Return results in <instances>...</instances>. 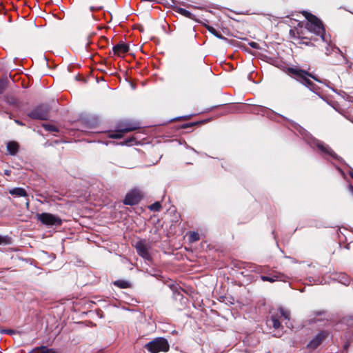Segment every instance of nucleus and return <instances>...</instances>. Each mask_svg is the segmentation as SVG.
<instances>
[{"instance_id": "f257e3e1", "label": "nucleus", "mask_w": 353, "mask_h": 353, "mask_svg": "<svg viewBox=\"0 0 353 353\" xmlns=\"http://www.w3.org/2000/svg\"><path fill=\"white\" fill-rule=\"evenodd\" d=\"M285 73L290 77L307 87L312 92L319 94L321 88L313 83L311 80L321 83V80L314 74L303 70L298 66L288 67L285 70Z\"/></svg>"}, {"instance_id": "f03ea898", "label": "nucleus", "mask_w": 353, "mask_h": 353, "mask_svg": "<svg viewBox=\"0 0 353 353\" xmlns=\"http://www.w3.org/2000/svg\"><path fill=\"white\" fill-rule=\"evenodd\" d=\"M303 14L307 20L305 28L309 31L321 37V38L324 41L325 30L322 21L317 17L307 11H303Z\"/></svg>"}, {"instance_id": "7ed1b4c3", "label": "nucleus", "mask_w": 353, "mask_h": 353, "mask_svg": "<svg viewBox=\"0 0 353 353\" xmlns=\"http://www.w3.org/2000/svg\"><path fill=\"white\" fill-rule=\"evenodd\" d=\"M150 353L168 352L170 350V344L168 340L163 337H157L144 345Z\"/></svg>"}, {"instance_id": "20e7f679", "label": "nucleus", "mask_w": 353, "mask_h": 353, "mask_svg": "<svg viewBox=\"0 0 353 353\" xmlns=\"http://www.w3.org/2000/svg\"><path fill=\"white\" fill-rule=\"evenodd\" d=\"M50 107L46 104H41L32 110L27 115L32 119L34 120H48L49 118Z\"/></svg>"}, {"instance_id": "39448f33", "label": "nucleus", "mask_w": 353, "mask_h": 353, "mask_svg": "<svg viewBox=\"0 0 353 353\" xmlns=\"http://www.w3.org/2000/svg\"><path fill=\"white\" fill-rule=\"evenodd\" d=\"M36 219L42 224L48 226H60L62 224V220L59 217L48 212L37 214Z\"/></svg>"}, {"instance_id": "423d86ee", "label": "nucleus", "mask_w": 353, "mask_h": 353, "mask_svg": "<svg viewBox=\"0 0 353 353\" xmlns=\"http://www.w3.org/2000/svg\"><path fill=\"white\" fill-rule=\"evenodd\" d=\"M204 67H205V64L203 59H200L198 61H192L186 65L185 73L188 77H197L201 74L202 68Z\"/></svg>"}, {"instance_id": "0eeeda50", "label": "nucleus", "mask_w": 353, "mask_h": 353, "mask_svg": "<svg viewBox=\"0 0 353 353\" xmlns=\"http://www.w3.org/2000/svg\"><path fill=\"white\" fill-rule=\"evenodd\" d=\"M143 198V195L140 190L134 188L128 191L123 201L124 205H137Z\"/></svg>"}, {"instance_id": "6e6552de", "label": "nucleus", "mask_w": 353, "mask_h": 353, "mask_svg": "<svg viewBox=\"0 0 353 353\" xmlns=\"http://www.w3.org/2000/svg\"><path fill=\"white\" fill-rule=\"evenodd\" d=\"M329 332L326 330H321L316 334L307 343V348L314 350L328 337Z\"/></svg>"}, {"instance_id": "1a4fd4ad", "label": "nucleus", "mask_w": 353, "mask_h": 353, "mask_svg": "<svg viewBox=\"0 0 353 353\" xmlns=\"http://www.w3.org/2000/svg\"><path fill=\"white\" fill-rule=\"evenodd\" d=\"M137 254L146 261H152V256L149 252V247L145 244V241L140 240L134 245Z\"/></svg>"}, {"instance_id": "9d476101", "label": "nucleus", "mask_w": 353, "mask_h": 353, "mask_svg": "<svg viewBox=\"0 0 353 353\" xmlns=\"http://www.w3.org/2000/svg\"><path fill=\"white\" fill-rule=\"evenodd\" d=\"M288 279V276H287L284 274L276 271H273L268 276H261V279L263 281H268L270 283H274L275 281L285 282Z\"/></svg>"}, {"instance_id": "9b49d317", "label": "nucleus", "mask_w": 353, "mask_h": 353, "mask_svg": "<svg viewBox=\"0 0 353 353\" xmlns=\"http://www.w3.org/2000/svg\"><path fill=\"white\" fill-rule=\"evenodd\" d=\"M316 147L322 152L332 157L334 159L337 161H340L341 159V158L329 145L320 141H316Z\"/></svg>"}, {"instance_id": "f8f14e48", "label": "nucleus", "mask_w": 353, "mask_h": 353, "mask_svg": "<svg viewBox=\"0 0 353 353\" xmlns=\"http://www.w3.org/2000/svg\"><path fill=\"white\" fill-rule=\"evenodd\" d=\"M266 323L270 327H272L275 330L281 327L280 322V315L279 312H270V316L267 318Z\"/></svg>"}, {"instance_id": "ddd939ff", "label": "nucleus", "mask_w": 353, "mask_h": 353, "mask_svg": "<svg viewBox=\"0 0 353 353\" xmlns=\"http://www.w3.org/2000/svg\"><path fill=\"white\" fill-rule=\"evenodd\" d=\"M129 50V45L125 43L123 41H120L119 43H117L112 48L113 54L118 57H121L126 54L127 52H128Z\"/></svg>"}, {"instance_id": "4468645a", "label": "nucleus", "mask_w": 353, "mask_h": 353, "mask_svg": "<svg viewBox=\"0 0 353 353\" xmlns=\"http://www.w3.org/2000/svg\"><path fill=\"white\" fill-rule=\"evenodd\" d=\"M118 128H121L123 133H127L139 129L140 125L139 123L126 122L120 123Z\"/></svg>"}, {"instance_id": "2eb2a0df", "label": "nucleus", "mask_w": 353, "mask_h": 353, "mask_svg": "<svg viewBox=\"0 0 353 353\" xmlns=\"http://www.w3.org/2000/svg\"><path fill=\"white\" fill-rule=\"evenodd\" d=\"M19 148V145L17 142L10 141L7 143V150L10 154L15 155Z\"/></svg>"}, {"instance_id": "dca6fc26", "label": "nucleus", "mask_w": 353, "mask_h": 353, "mask_svg": "<svg viewBox=\"0 0 353 353\" xmlns=\"http://www.w3.org/2000/svg\"><path fill=\"white\" fill-rule=\"evenodd\" d=\"M174 10L176 12H177L187 18H189L192 20H195V16L193 14H192L190 11L185 10V8L176 7L174 8Z\"/></svg>"}, {"instance_id": "f3484780", "label": "nucleus", "mask_w": 353, "mask_h": 353, "mask_svg": "<svg viewBox=\"0 0 353 353\" xmlns=\"http://www.w3.org/2000/svg\"><path fill=\"white\" fill-rule=\"evenodd\" d=\"M9 193L11 195H14L15 196H28V194L26 190L23 188H14L9 191Z\"/></svg>"}, {"instance_id": "a211bd4d", "label": "nucleus", "mask_w": 353, "mask_h": 353, "mask_svg": "<svg viewBox=\"0 0 353 353\" xmlns=\"http://www.w3.org/2000/svg\"><path fill=\"white\" fill-rule=\"evenodd\" d=\"M338 281L339 283L347 286L350 283V278L345 273H341L338 276Z\"/></svg>"}, {"instance_id": "6ab92c4d", "label": "nucleus", "mask_w": 353, "mask_h": 353, "mask_svg": "<svg viewBox=\"0 0 353 353\" xmlns=\"http://www.w3.org/2000/svg\"><path fill=\"white\" fill-rule=\"evenodd\" d=\"M114 285L119 288L125 289L130 287V283L125 280H117L114 282Z\"/></svg>"}, {"instance_id": "aec40b11", "label": "nucleus", "mask_w": 353, "mask_h": 353, "mask_svg": "<svg viewBox=\"0 0 353 353\" xmlns=\"http://www.w3.org/2000/svg\"><path fill=\"white\" fill-rule=\"evenodd\" d=\"M342 323L350 327H353V315L348 314L343 317Z\"/></svg>"}, {"instance_id": "412c9836", "label": "nucleus", "mask_w": 353, "mask_h": 353, "mask_svg": "<svg viewBox=\"0 0 353 353\" xmlns=\"http://www.w3.org/2000/svg\"><path fill=\"white\" fill-rule=\"evenodd\" d=\"M204 26L205 27V28L210 32L212 33L213 35H214L216 37L219 38V39H223L224 38L223 36L219 33L218 31H216V30L215 28H214L212 26H209V25H207V24H205Z\"/></svg>"}, {"instance_id": "4be33fe9", "label": "nucleus", "mask_w": 353, "mask_h": 353, "mask_svg": "<svg viewBox=\"0 0 353 353\" xmlns=\"http://www.w3.org/2000/svg\"><path fill=\"white\" fill-rule=\"evenodd\" d=\"M43 128L48 132H59V128L52 124L50 123H43L42 124Z\"/></svg>"}, {"instance_id": "5701e85b", "label": "nucleus", "mask_w": 353, "mask_h": 353, "mask_svg": "<svg viewBox=\"0 0 353 353\" xmlns=\"http://www.w3.org/2000/svg\"><path fill=\"white\" fill-rule=\"evenodd\" d=\"M162 208L161 204L160 202L157 201L153 204L148 206V209L152 212H159Z\"/></svg>"}, {"instance_id": "b1692460", "label": "nucleus", "mask_w": 353, "mask_h": 353, "mask_svg": "<svg viewBox=\"0 0 353 353\" xmlns=\"http://www.w3.org/2000/svg\"><path fill=\"white\" fill-rule=\"evenodd\" d=\"M124 133L121 132V128H118V130L115 132L110 133L109 137L111 139H121Z\"/></svg>"}, {"instance_id": "393cba45", "label": "nucleus", "mask_w": 353, "mask_h": 353, "mask_svg": "<svg viewBox=\"0 0 353 353\" xmlns=\"http://www.w3.org/2000/svg\"><path fill=\"white\" fill-rule=\"evenodd\" d=\"M203 121H196V122H190V123H184L181 126V128H183V129H187V128H192L193 126H196V125H199L201 123H203Z\"/></svg>"}, {"instance_id": "a878e982", "label": "nucleus", "mask_w": 353, "mask_h": 353, "mask_svg": "<svg viewBox=\"0 0 353 353\" xmlns=\"http://www.w3.org/2000/svg\"><path fill=\"white\" fill-rule=\"evenodd\" d=\"M279 314L280 315V318L283 316L285 319H290V313L285 311L283 308H280L279 311Z\"/></svg>"}, {"instance_id": "bb28decb", "label": "nucleus", "mask_w": 353, "mask_h": 353, "mask_svg": "<svg viewBox=\"0 0 353 353\" xmlns=\"http://www.w3.org/2000/svg\"><path fill=\"white\" fill-rule=\"evenodd\" d=\"M7 80L0 79V94H2L7 87Z\"/></svg>"}, {"instance_id": "cd10ccee", "label": "nucleus", "mask_w": 353, "mask_h": 353, "mask_svg": "<svg viewBox=\"0 0 353 353\" xmlns=\"http://www.w3.org/2000/svg\"><path fill=\"white\" fill-rule=\"evenodd\" d=\"M326 313L325 310H319V311H314L313 312V314L311 315V316H313L314 318H316L319 316H323Z\"/></svg>"}, {"instance_id": "c85d7f7f", "label": "nucleus", "mask_w": 353, "mask_h": 353, "mask_svg": "<svg viewBox=\"0 0 353 353\" xmlns=\"http://www.w3.org/2000/svg\"><path fill=\"white\" fill-rule=\"evenodd\" d=\"M41 349L42 350L41 353H58L57 352L54 351L52 349H48L45 346H41Z\"/></svg>"}, {"instance_id": "c756f323", "label": "nucleus", "mask_w": 353, "mask_h": 353, "mask_svg": "<svg viewBox=\"0 0 353 353\" xmlns=\"http://www.w3.org/2000/svg\"><path fill=\"white\" fill-rule=\"evenodd\" d=\"M103 8V6H90V10L91 12H97V11H99V10H102Z\"/></svg>"}, {"instance_id": "7c9ffc66", "label": "nucleus", "mask_w": 353, "mask_h": 353, "mask_svg": "<svg viewBox=\"0 0 353 353\" xmlns=\"http://www.w3.org/2000/svg\"><path fill=\"white\" fill-rule=\"evenodd\" d=\"M248 45L254 49H260L259 44L254 41H250L248 43Z\"/></svg>"}, {"instance_id": "2f4dec72", "label": "nucleus", "mask_w": 353, "mask_h": 353, "mask_svg": "<svg viewBox=\"0 0 353 353\" xmlns=\"http://www.w3.org/2000/svg\"><path fill=\"white\" fill-rule=\"evenodd\" d=\"M191 118L190 115L188 116H184L181 117H177L176 119H174L173 121H178V120H188Z\"/></svg>"}, {"instance_id": "473e14b6", "label": "nucleus", "mask_w": 353, "mask_h": 353, "mask_svg": "<svg viewBox=\"0 0 353 353\" xmlns=\"http://www.w3.org/2000/svg\"><path fill=\"white\" fill-rule=\"evenodd\" d=\"M300 43H304V44H305L306 46H310V45H312V43H311V42H310V41H305V42L303 41V42H301Z\"/></svg>"}, {"instance_id": "72a5a7b5", "label": "nucleus", "mask_w": 353, "mask_h": 353, "mask_svg": "<svg viewBox=\"0 0 353 353\" xmlns=\"http://www.w3.org/2000/svg\"><path fill=\"white\" fill-rule=\"evenodd\" d=\"M296 33H297V34H298V36H297V37H298V38H299V39H307L306 37H302L301 36V34H300V32H297Z\"/></svg>"}, {"instance_id": "f704fd0d", "label": "nucleus", "mask_w": 353, "mask_h": 353, "mask_svg": "<svg viewBox=\"0 0 353 353\" xmlns=\"http://www.w3.org/2000/svg\"><path fill=\"white\" fill-rule=\"evenodd\" d=\"M4 243L3 238L0 235V245Z\"/></svg>"}, {"instance_id": "c9c22d12", "label": "nucleus", "mask_w": 353, "mask_h": 353, "mask_svg": "<svg viewBox=\"0 0 353 353\" xmlns=\"http://www.w3.org/2000/svg\"><path fill=\"white\" fill-rule=\"evenodd\" d=\"M349 189L351 191L352 194H353V186L352 185H349Z\"/></svg>"}, {"instance_id": "e433bc0d", "label": "nucleus", "mask_w": 353, "mask_h": 353, "mask_svg": "<svg viewBox=\"0 0 353 353\" xmlns=\"http://www.w3.org/2000/svg\"><path fill=\"white\" fill-rule=\"evenodd\" d=\"M15 122L19 124V125H23V124L22 123L21 121H19V120H15Z\"/></svg>"}, {"instance_id": "4c0bfd02", "label": "nucleus", "mask_w": 353, "mask_h": 353, "mask_svg": "<svg viewBox=\"0 0 353 353\" xmlns=\"http://www.w3.org/2000/svg\"><path fill=\"white\" fill-rule=\"evenodd\" d=\"M290 34H292V35H293V37H295V32H294V30H290Z\"/></svg>"}, {"instance_id": "58836bf2", "label": "nucleus", "mask_w": 353, "mask_h": 353, "mask_svg": "<svg viewBox=\"0 0 353 353\" xmlns=\"http://www.w3.org/2000/svg\"><path fill=\"white\" fill-rule=\"evenodd\" d=\"M10 170H6V171H5V174H6V175H10Z\"/></svg>"}, {"instance_id": "ea45409f", "label": "nucleus", "mask_w": 353, "mask_h": 353, "mask_svg": "<svg viewBox=\"0 0 353 353\" xmlns=\"http://www.w3.org/2000/svg\"><path fill=\"white\" fill-rule=\"evenodd\" d=\"M350 175L353 179V171L350 172Z\"/></svg>"}, {"instance_id": "a19ab883", "label": "nucleus", "mask_w": 353, "mask_h": 353, "mask_svg": "<svg viewBox=\"0 0 353 353\" xmlns=\"http://www.w3.org/2000/svg\"><path fill=\"white\" fill-rule=\"evenodd\" d=\"M198 239H199L198 237L194 238V240H198Z\"/></svg>"}]
</instances>
